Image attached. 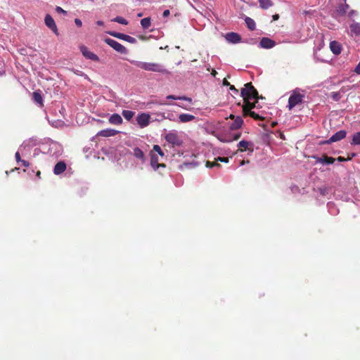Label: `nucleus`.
Instances as JSON below:
<instances>
[{
    "instance_id": "obj_10",
    "label": "nucleus",
    "mask_w": 360,
    "mask_h": 360,
    "mask_svg": "<svg viewBox=\"0 0 360 360\" xmlns=\"http://www.w3.org/2000/svg\"><path fill=\"white\" fill-rule=\"evenodd\" d=\"M44 21H45L46 25L50 30H51L56 35L59 34L58 32L57 26L56 25V22H55L53 18L50 15L47 14L45 16Z\"/></svg>"
},
{
    "instance_id": "obj_29",
    "label": "nucleus",
    "mask_w": 360,
    "mask_h": 360,
    "mask_svg": "<svg viewBox=\"0 0 360 360\" xmlns=\"http://www.w3.org/2000/svg\"><path fill=\"white\" fill-rule=\"evenodd\" d=\"M350 143L354 146L360 145V131L356 132L353 134Z\"/></svg>"
},
{
    "instance_id": "obj_40",
    "label": "nucleus",
    "mask_w": 360,
    "mask_h": 360,
    "mask_svg": "<svg viewBox=\"0 0 360 360\" xmlns=\"http://www.w3.org/2000/svg\"><path fill=\"white\" fill-rule=\"evenodd\" d=\"M217 160L220 161L221 162L227 163L229 162V158L225 157H219L217 158Z\"/></svg>"
},
{
    "instance_id": "obj_47",
    "label": "nucleus",
    "mask_w": 360,
    "mask_h": 360,
    "mask_svg": "<svg viewBox=\"0 0 360 360\" xmlns=\"http://www.w3.org/2000/svg\"><path fill=\"white\" fill-rule=\"evenodd\" d=\"M272 18H273V20L274 21H276L277 20L279 19V15L278 14H274L273 16H272Z\"/></svg>"
},
{
    "instance_id": "obj_43",
    "label": "nucleus",
    "mask_w": 360,
    "mask_h": 360,
    "mask_svg": "<svg viewBox=\"0 0 360 360\" xmlns=\"http://www.w3.org/2000/svg\"><path fill=\"white\" fill-rule=\"evenodd\" d=\"M229 89H230V90L233 91L235 94L238 93V90L237 89H236L233 85H230Z\"/></svg>"
},
{
    "instance_id": "obj_7",
    "label": "nucleus",
    "mask_w": 360,
    "mask_h": 360,
    "mask_svg": "<svg viewBox=\"0 0 360 360\" xmlns=\"http://www.w3.org/2000/svg\"><path fill=\"white\" fill-rule=\"evenodd\" d=\"M150 115L148 113H141L137 116L136 121L141 128L147 127L150 123Z\"/></svg>"
},
{
    "instance_id": "obj_35",
    "label": "nucleus",
    "mask_w": 360,
    "mask_h": 360,
    "mask_svg": "<svg viewBox=\"0 0 360 360\" xmlns=\"http://www.w3.org/2000/svg\"><path fill=\"white\" fill-rule=\"evenodd\" d=\"M205 165L207 167L210 168L214 167H220V165L218 163V160H217V159H215V160L213 162L207 161Z\"/></svg>"
},
{
    "instance_id": "obj_45",
    "label": "nucleus",
    "mask_w": 360,
    "mask_h": 360,
    "mask_svg": "<svg viewBox=\"0 0 360 360\" xmlns=\"http://www.w3.org/2000/svg\"><path fill=\"white\" fill-rule=\"evenodd\" d=\"M169 14H170L169 11V10H165L163 12L162 15H163V17H167V16L169 15Z\"/></svg>"
},
{
    "instance_id": "obj_16",
    "label": "nucleus",
    "mask_w": 360,
    "mask_h": 360,
    "mask_svg": "<svg viewBox=\"0 0 360 360\" xmlns=\"http://www.w3.org/2000/svg\"><path fill=\"white\" fill-rule=\"evenodd\" d=\"M330 49L335 55H339L342 51V46L337 41H332L330 43Z\"/></svg>"
},
{
    "instance_id": "obj_22",
    "label": "nucleus",
    "mask_w": 360,
    "mask_h": 360,
    "mask_svg": "<svg viewBox=\"0 0 360 360\" xmlns=\"http://www.w3.org/2000/svg\"><path fill=\"white\" fill-rule=\"evenodd\" d=\"M179 119L180 122L185 123L193 120L195 119V116L190 114L183 113L179 115Z\"/></svg>"
},
{
    "instance_id": "obj_52",
    "label": "nucleus",
    "mask_w": 360,
    "mask_h": 360,
    "mask_svg": "<svg viewBox=\"0 0 360 360\" xmlns=\"http://www.w3.org/2000/svg\"><path fill=\"white\" fill-rule=\"evenodd\" d=\"M37 176L38 178H40V177H41V172H40V171H38V172H37Z\"/></svg>"
},
{
    "instance_id": "obj_50",
    "label": "nucleus",
    "mask_w": 360,
    "mask_h": 360,
    "mask_svg": "<svg viewBox=\"0 0 360 360\" xmlns=\"http://www.w3.org/2000/svg\"><path fill=\"white\" fill-rule=\"evenodd\" d=\"M246 163H249V160H243L241 162H240V165H243Z\"/></svg>"
},
{
    "instance_id": "obj_38",
    "label": "nucleus",
    "mask_w": 360,
    "mask_h": 360,
    "mask_svg": "<svg viewBox=\"0 0 360 360\" xmlns=\"http://www.w3.org/2000/svg\"><path fill=\"white\" fill-rule=\"evenodd\" d=\"M56 11L58 13H62L63 15H67V11H65L64 9H63L60 6H56Z\"/></svg>"
},
{
    "instance_id": "obj_13",
    "label": "nucleus",
    "mask_w": 360,
    "mask_h": 360,
    "mask_svg": "<svg viewBox=\"0 0 360 360\" xmlns=\"http://www.w3.org/2000/svg\"><path fill=\"white\" fill-rule=\"evenodd\" d=\"M259 45L264 49H271L276 45V42L268 37H263L259 42Z\"/></svg>"
},
{
    "instance_id": "obj_17",
    "label": "nucleus",
    "mask_w": 360,
    "mask_h": 360,
    "mask_svg": "<svg viewBox=\"0 0 360 360\" xmlns=\"http://www.w3.org/2000/svg\"><path fill=\"white\" fill-rule=\"evenodd\" d=\"M66 167L67 166L65 162L60 161L55 165L53 173L56 175H59L65 171Z\"/></svg>"
},
{
    "instance_id": "obj_48",
    "label": "nucleus",
    "mask_w": 360,
    "mask_h": 360,
    "mask_svg": "<svg viewBox=\"0 0 360 360\" xmlns=\"http://www.w3.org/2000/svg\"><path fill=\"white\" fill-rule=\"evenodd\" d=\"M337 160H338L339 162H344V161H345L347 159H345V158H343V157L340 156V157H338V158H337Z\"/></svg>"
},
{
    "instance_id": "obj_36",
    "label": "nucleus",
    "mask_w": 360,
    "mask_h": 360,
    "mask_svg": "<svg viewBox=\"0 0 360 360\" xmlns=\"http://www.w3.org/2000/svg\"><path fill=\"white\" fill-rule=\"evenodd\" d=\"M330 97L335 101H338L341 98V94L340 91L338 92H332L330 94Z\"/></svg>"
},
{
    "instance_id": "obj_11",
    "label": "nucleus",
    "mask_w": 360,
    "mask_h": 360,
    "mask_svg": "<svg viewBox=\"0 0 360 360\" xmlns=\"http://www.w3.org/2000/svg\"><path fill=\"white\" fill-rule=\"evenodd\" d=\"M238 150H240V152L249 150L252 153L254 150L253 144L252 143L245 141V140L240 141L238 143Z\"/></svg>"
},
{
    "instance_id": "obj_5",
    "label": "nucleus",
    "mask_w": 360,
    "mask_h": 360,
    "mask_svg": "<svg viewBox=\"0 0 360 360\" xmlns=\"http://www.w3.org/2000/svg\"><path fill=\"white\" fill-rule=\"evenodd\" d=\"M104 41L118 53L122 54H126L127 53V50L125 46L112 39L105 38Z\"/></svg>"
},
{
    "instance_id": "obj_30",
    "label": "nucleus",
    "mask_w": 360,
    "mask_h": 360,
    "mask_svg": "<svg viewBox=\"0 0 360 360\" xmlns=\"http://www.w3.org/2000/svg\"><path fill=\"white\" fill-rule=\"evenodd\" d=\"M167 99H173V100H184L187 101L189 103H191L192 99L186 96H175L174 95H169L167 96Z\"/></svg>"
},
{
    "instance_id": "obj_3",
    "label": "nucleus",
    "mask_w": 360,
    "mask_h": 360,
    "mask_svg": "<svg viewBox=\"0 0 360 360\" xmlns=\"http://www.w3.org/2000/svg\"><path fill=\"white\" fill-rule=\"evenodd\" d=\"M304 98V94H301L297 90H294L288 98V108L292 110L296 105L302 103Z\"/></svg>"
},
{
    "instance_id": "obj_37",
    "label": "nucleus",
    "mask_w": 360,
    "mask_h": 360,
    "mask_svg": "<svg viewBox=\"0 0 360 360\" xmlns=\"http://www.w3.org/2000/svg\"><path fill=\"white\" fill-rule=\"evenodd\" d=\"M153 150L157 152L160 155L164 156V153L158 145L153 146Z\"/></svg>"
},
{
    "instance_id": "obj_53",
    "label": "nucleus",
    "mask_w": 360,
    "mask_h": 360,
    "mask_svg": "<svg viewBox=\"0 0 360 360\" xmlns=\"http://www.w3.org/2000/svg\"><path fill=\"white\" fill-rule=\"evenodd\" d=\"M217 74V71H216V70H212V75L213 76H215Z\"/></svg>"
},
{
    "instance_id": "obj_15",
    "label": "nucleus",
    "mask_w": 360,
    "mask_h": 360,
    "mask_svg": "<svg viewBox=\"0 0 360 360\" xmlns=\"http://www.w3.org/2000/svg\"><path fill=\"white\" fill-rule=\"evenodd\" d=\"M119 133V131L113 129H106L100 131L97 135L103 136V137H110L114 136Z\"/></svg>"
},
{
    "instance_id": "obj_42",
    "label": "nucleus",
    "mask_w": 360,
    "mask_h": 360,
    "mask_svg": "<svg viewBox=\"0 0 360 360\" xmlns=\"http://www.w3.org/2000/svg\"><path fill=\"white\" fill-rule=\"evenodd\" d=\"M15 160H16L17 162H21L22 160L20 158V155L19 152H16L15 153Z\"/></svg>"
},
{
    "instance_id": "obj_31",
    "label": "nucleus",
    "mask_w": 360,
    "mask_h": 360,
    "mask_svg": "<svg viewBox=\"0 0 360 360\" xmlns=\"http://www.w3.org/2000/svg\"><path fill=\"white\" fill-rule=\"evenodd\" d=\"M122 115L127 120L129 121L134 116L135 112L131 110H124Z\"/></svg>"
},
{
    "instance_id": "obj_51",
    "label": "nucleus",
    "mask_w": 360,
    "mask_h": 360,
    "mask_svg": "<svg viewBox=\"0 0 360 360\" xmlns=\"http://www.w3.org/2000/svg\"><path fill=\"white\" fill-rule=\"evenodd\" d=\"M236 117L235 115H233V114H231V115H229V118H230V119H231V120H235V118H236Z\"/></svg>"
},
{
    "instance_id": "obj_20",
    "label": "nucleus",
    "mask_w": 360,
    "mask_h": 360,
    "mask_svg": "<svg viewBox=\"0 0 360 360\" xmlns=\"http://www.w3.org/2000/svg\"><path fill=\"white\" fill-rule=\"evenodd\" d=\"M150 165L155 169H158L159 167H165V165L163 163L160 164L158 162V158L156 155L152 154L150 158Z\"/></svg>"
},
{
    "instance_id": "obj_34",
    "label": "nucleus",
    "mask_w": 360,
    "mask_h": 360,
    "mask_svg": "<svg viewBox=\"0 0 360 360\" xmlns=\"http://www.w3.org/2000/svg\"><path fill=\"white\" fill-rule=\"evenodd\" d=\"M112 21L116 22L120 24L124 25H127L128 24V21L121 16H117L116 18L112 19Z\"/></svg>"
},
{
    "instance_id": "obj_25",
    "label": "nucleus",
    "mask_w": 360,
    "mask_h": 360,
    "mask_svg": "<svg viewBox=\"0 0 360 360\" xmlns=\"http://www.w3.org/2000/svg\"><path fill=\"white\" fill-rule=\"evenodd\" d=\"M241 136V133L240 132H238L236 134H235L233 136V138H230V137H228V138H219L218 137V139L222 141V142H231L233 140H238L240 138Z\"/></svg>"
},
{
    "instance_id": "obj_32",
    "label": "nucleus",
    "mask_w": 360,
    "mask_h": 360,
    "mask_svg": "<svg viewBox=\"0 0 360 360\" xmlns=\"http://www.w3.org/2000/svg\"><path fill=\"white\" fill-rule=\"evenodd\" d=\"M141 27L143 29H148L151 25L150 18H144L141 20Z\"/></svg>"
},
{
    "instance_id": "obj_28",
    "label": "nucleus",
    "mask_w": 360,
    "mask_h": 360,
    "mask_svg": "<svg viewBox=\"0 0 360 360\" xmlns=\"http://www.w3.org/2000/svg\"><path fill=\"white\" fill-rule=\"evenodd\" d=\"M243 115L244 117L250 116L255 120H264V118L262 117H261L260 115H259L257 113H256L254 111H250V112L244 113Z\"/></svg>"
},
{
    "instance_id": "obj_27",
    "label": "nucleus",
    "mask_w": 360,
    "mask_h": 360,
    "mask_svg": "<svg viewBox=\"0 0 360 360\" xmlns=\"http://www.w3.org/2000/svg\"><path fill=\"white\" fill-rule=\"evenodd\" d=\"M134 155L141 160H144L145 156L143 152L139 148H135L134 149Z\"/></svg>"
},
{
    "instance_id": "obj_12",
    "label": "nucleus",
    "mask_w": 360,
    "mask_h": 360,
    "mask_svg": "<svg viewBox=\"0 0 360 360\" xmlns=\"http://www.w3.org/2000/svg\"><path fill=\"white\" fill-rule=\"evenodd\" d=\"M225 38L229 42L233 44L239 43L241 41V37L236 32L227 33Z\"/></svg>"
},
{
    "instance_id": "obj_4",
    "label": "nucleus",
    "mask_w": 360,
    "mask_h": 360,
    "mask_svg": "<svg viewBox=\"0 0 360 360\" xmlns=\"http://www.w3.org/2000/svg\"><path fill=\"white\" fill-rule=\"evenodd\" d=\"M165 140L170 143L172 147L180 146L183 141L176 132L170 131L165 135Z\"/></svg>"
},
{
    "instance_id": "obj_39",
    "label": "nucleus",
    "mask_w": 360,
    "mask_h": 360,
    "mask_svg": "<svg viewBox=\"0 0 360 360\" xmlns=\"http://www.w3.org/2000/svg\"><path fill=\"white\" fill-rule=\"evenodd\" d=\"M352 89V86H342L340 89V94H345V92H347V91L350 90Z\"/></svg>"
},
{
    "instance_id": "obj_44",
    "label": "nucleus",
    "mask_w": 360,
    "mask_h": 360,
    "mask_svg": "<svg viewBox=\"0 0 360 360\" xmlns=\"http://www.w3.org/2000/svg\"><path fill=\"white\" fill-rule=\"evenodd\" d=\"M20 162L22 163V165L24 167H29V165H30V163H29L27 161L24 160H22Z\"/></svg>"
},
{
    "instance_id": "obj_18",
    "label": "nucleus",
    "mask_w": 360,
    "mask_h": 360,
    "mask_svg": "<svg viewBox=\"0 0 360 360\" xmlns=\"http://www.w3.org/2000/svg\"><path fill=\"white\" fill-rule=\"evenodd\" d=\"M251 99H247V101H244V104L243 105V114L252 111V109L255 108L256 106V101L251 103Z\"/></svg>"
},
{
    "instance_id": "obj_33",
    "label": "nucleus",
    "mask_w": 360,
    "mask_h": 360,
    "mask_svg": "<svg viewBox=\"0 0 360 360\" xmlns=\"http://www.w3.org/2000/svg\"><path fill=\"white\" fill-rule=\"evenodd\" d=\"M351 32L356 34H360V25L358 23H353L350 25Z\"/></svg>"
},
{
    "instance_id": "obj_2",
    "label": "nucleus",
    "mask_w": 360,
    "mask_h": 360,
    "mask_svg": "<svg viewBox=\"0 0 360 360\" xmlns=\"http://www.w3.org/2000/svg\"><path fill=\"white\" fill-rule=\"evenodd\" d=\"M132 63L136 65L137 68H141L147 71L157 72H164L165 70L162 68V67L158 64L155 63H146L141 61H132Z\"/></svg>"
},
{
    "instance_id": "obj_41",
    "label": "nucleus",
    "mask_w": 360,
    "mask_h": 360,
    "mask_svg": "<svg viewBox=\"0 0 360 360\" xmlns=\"http://www.w3.org/2000/svg\"><path fill=\"white\" fill-rule=\"evenodd\" d=\"M75 25H76L77 27H82V20H81L80 19H79V18H75Z\"/></svg>"
},
{
    "instance_id": "obj_49",
    "label": "nucleus",
    "mask_w": 360,
    "mask_h": 360,
    "mask_svg": "<svg viewBox=\"0 0 360 360\" xmlns=\"http://www.w3.org/2000/svg\"><path fill=\"white\" fill-rule=\"evenodd\" d=\"M96 25H98V26H103L104 25V22L102 20H98L96 22Z\"/></svg>"
},
{
    "instance_id": "obj_8",
    "label": "nucleus",
    "mask_w": 360,
    "mask_h": 360,
    "mask_svg": "<svg viewBox=\"0 0 360 360\" xmlns=\"http://www.w3.org/2000/svg\"><path fill=\"white\" fill-rule=\"evenodd\" d=\"M80 51L82 55L87 59H90L93 61H99V58L97 55L90 51L89 49L85 46H80Z\"/></svg>"
},
{
    "instance_id": "obj_6",
    "label": "nucleus",
    "mask_w": 360,
    "mask_h": 360,
    "mask_svg": "<svg viewBox=\"0 0 360 360\" xmlns=\"http://www.w3.org/2000/svg\"><path fill=\"white\" fill-rule=\"evenodd\" d=\"M108 34H109L110 35L114 37H116L117 39H122V40H124L129 43H131V44H135L136 43V39L134 38V37H132L129 35H127V34H122V33H120V32H114V31H110V32H108Z\"/></svg>"
},
{
    "instance_id": "obj_23",
    "label": "nucleus",
    "mask_w": 360,
    "mask_h": 360,
    "mask_svg": "<svg viewBox=\"0 0 360 360\" xmlns=\"http://www.w3.org/2000/svg\"><path fill=\"white\" fill-rule=\"evenodd\" d=\"M32 98L35 103L43 105V98L39 91L33 92Z\"/></svg>"
},
{
    "instance_id": "obj_26",
    "label": "nucleus",
    "mask_w": 360,
    "mask_h": 360,
    "mask_svg": "<svg viewBox=\"0 0 360 360\" xmlns=\"http://www.w3.org/2000/svg\"><path fill=\"white\" fill-rule=\"evenodd\" d=\"M259 6L263 9H268L272 6L273 3L271 0H258Z\"/></svg>"
},
{
    "instance_id": "obj_14",
    "label": "nucleus",
    "mask_w": 360,
    "mask_h": 360,
    "mask_svg": "<svg viewBox=\"0 0 360 360\" xmlns=\"http://www.w3.org/2000/svg\"><path fill=\"white\" fill-rule=\"evenodd\" d=\"M313 158L316 159V162L322 163V164H328L331 165L333 164L335 161V159L333 157H328L326 155H323L321 158L313 156Z\"/></svg>"
},
{
    "instance_id": "obj_21",
    "label": "nucleus",
    "mask_w": 360,
    "mask_h": 360,
    "mask_svg": "<svg viewBox=\"0 0 360 360\" xmlns=\"http://www.w3.org/2000/svg\"><path fill=\"white\" fill-rule=\"evenodd\" d=\"M243 124V120L242 117L240 116H237L235 118L234 122L231 124L230 129H231V130L238 129L242 127Z\"/></svg>"
},
{
    "instance_id": "obj_9",
    "label": "nucleus",
    "mask_w": 360,
    "mask_h": 360,
    "mask_svg": "<svg viewBox=\"0 0 360 360\" xmlns=\"http://www.w3.org/2000/svg\"><path fill=\"white\" fill-rule=\"evenodd\" d=\"M347 131L345 130H340L333 134L328 140L325 143L330 144L333 142L339 141L346 137Z\"/></svg>"
},
{
    "instance_id": "obj_46",
    "label": "nucleus",
    "mask_w": 360,
    "mask_h": 360,
    "mask_svg": "<svg viewBox=\"0 0 360 360\" xmlns=\"http://www.w3.org/2000/svg\"><path fill=\"white\" fill-rule=\"evenodd\" d=\"M223 85H224V86H230V85H231V84H230V83L227 81V79H224V80H223Z\"/></svg>"
},
{
    "instance_id": "obj_19",
    "label": "nucleus",
    "mask_w": 360,
    "mask_h": 360,
    "mask_svg": "<svg viewBox=\"0 0 360 360\" xmlns=\"http://www.w3.org/2000/svg\"><path fill=\"white\" fill-rule=\"evenodd\" d=\"M108 121L111 124L120 125L122 124L123 120L119 114L114 113L109 117Z\"/></svg>"
},
{
    "instance_id": "obj_24",
    "label": "nucleus",
    "mask_w": 360,
    "mask_h": 360,
    "mask_svg": "<svg viewBox=\"0 0 360 360\" xmlns=\"http://www.w3.org/2000/svg\"><path fill=\"white\" fill-rule=\"evenodd\" d=\"M247 27L250 30H255L256 28V24L253 19L250 17H246L245 19Z\"/></svg>"
},
{
    "instance_id": "obj_1",
    "label": "nucleus",
    "mask_w": 360,
    "mask_h": 360,
    "mask_svg": "<svg viewBox=\"0 0 360 360\" xmlns=\"http://www.w3.org/2000/svg\"><path fill=\"white\" fill-rule=\"evenodd\" d=\"M241 96L243 98V101H247V99H255L256 102L259 98H263L262 96H259L258 91L253 86L251 82H248L245 84V87L241 89Z\"/></svg>"
}]
</instances>
